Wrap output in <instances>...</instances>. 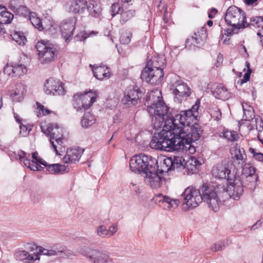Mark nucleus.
I'll return each instance as SVG.
<instances>
[{"label": "nucleus", "mask_w": 263, "mask_h": 263, "mask_svg": "<svg viewBox=\"0 0 263 263\" xmlns=\"http://www.w3.org/2000/svg\"><path fill=\"white\" fill-rule=\"evenodd\" d=\"M158 166L155 167V171L153 172H147L144 174V181L153 189H157L161 187L165 183V180L158 174L159 173Z\"/></svg>", "instance_id": "nucleus-20"}, {"label": "nucleus", "mask_w": 263, "mask_h": 263, "mask_svg": "<svg viewBox=\"0 0 263 263\" xmlns=\"http://www.w3.org/2000/svg\"><path fill=\"white\" fill-rule=\"evenodd\" d=\"M44 91L47 95H64L66 92L63 84L59 80L49 78L44 85Z\"/></svg>", "instance_id": "nucleus-17"}, {"label": "nucleus", "mask_w": 263, "mask_h": 263, "mask_svg": "<svg viewBox=\"0 0 263 263\" xmlns=\"http://www.w3.org/2000/svg\"><path fill=\"white\" fill-rule=\"evenodd\" d=\"M14 257L17 260L24 261L28 262L31 260H40V257L37 255L29 254L25 250H19L16 251L14 254Z\"/></svg>", "instance_id": "nucleus-28"}, {"label": "nucleus", "mask_w": 263, "mask_h": 263, "mask_svg": "<svg viewBox=\"0 0 263 263\" xmlns=\"http://www.w3.org/2000/svg\"><path fill=\"white\" fill-rule=\"evenodd\" d=\"M213 94L215 98L221 100H226L229 97L227 89L221 84H219L216 86L213 91Z\"/></svg>", "instance_id": "nucleus-31"}, {"label": "nucleus", "mask_w": 263, "mask_h": 263, "mask_svg": "<svg viewBox=\"0 0 263 263\" xmlns=\"http://www.w3.org/2000/svg\"><path fill=\"white\" fill-rule=\"evenodd\" d=\"M220 245L222 247V250L225 249L226 247L229 246L231 243V241L229 239H226L222 241H219Z\"/></svg>", "instance_id": "nucleus-60"}, {"label": "nucleus", "mask_w": 263, "mask_h": 263, "mask_svg": "<svg viewBox=\"0 0 263 263\" xmlns=\"http://www.w3.org/2000/svg\"><path fill=\"white\" fill-rule=\"evenodd\" d=\"M122 8L119 3H114L112 5L110 9V13L112 17H114L116 14L121 13L122 12Z\"/></svg>", "instance_id": "nucleus-47"}, {"label": "nucleus", "mask_w": 263, "mask_h": 263, "mask_svg": "<svg viewBox=\"0 0 263 263\" xmlns=\"http://www.w3.org/2000/svg\"><path fill=\"white\" fill-rule=\"evenodd\" d=\"M37 248L38 249V252L37 253H34V255H37L39 257H40V256L42 255L47 256H53L50 248L49 249H45L41 246H39Z\"/></svg>", "instance_id": "nucleus-46"}, {"label": "nucleus", "mask_w": 263, "mask_h": 263, "mask_svg": "<svg viewBox=\"0 0 263 263\" xmlns=\"http://www.w3.org/2000/svg\"><path fill=\"white\" fill-rule=\"evenodd\" d=\"M97 235L101 238H108V231L105 225L98 226L96 229Z\"/></svg>", "instance_id": "nucleus-44"}, {"label": "nucleus", "mask_w": 263, "mask_h": 263, "mask_svg": "<svg viewBox=\"0 0 263 263\" xmlns=\"http://www.w3.org/2000/svg\"><path fill=\"white\" fill-rule=\"evenodd\" d=\"M13 63L7 64L4 67V73L9 76L13 77Z\"/></svg>", "instance_id": "nucleus-50"}, {"label": "nucleus", "mask_w": 263, "mask_h": 263, "mask_svg": "<svg viewBox=\"0 0 263 263\" xmlns=\"http://www.w3.org/2000/svg\"><path fill=\"white\" fill-rule=\"evenodd\" d=\"M174 165L172 157H167L165 158L161 166L162 168L161 170H158L159 173L162 174L164 173H167L168 171L174 170Z\"/></svg>", "instance_id": "nucleus-34"}, {"label": "nucleus", "mask_w": 263, "mask_h": 263, "mask_svg": "<svg viewBox=\"0 0 263 263\" xmlns=\"http://www.w3.org/2000/svg\"><path fill=\"white\" fill-rule=\"evenodd\" d=\"M154 199L159 203H166L167 205V209L170 210L176 208L180 203L179 199H172L168 196L163 195L160 193L155 195Z\"/></svg>", "instance_id": "nucleus-24"}, {"label": "nucleus", "mask_w": 263, "mask_h": 263, "mask_svg": "<svg viewBox=\"0 0 263 263\" xmlns=\"http://www.w3.org/2000/svg\"><path fill=\"white\" fill-rule=\"evenodd\" d=\"M77 19L75 17H70L63 21L60 25V30L62 37L66 42L68 43L72 39Z\"/></svg>", "instance_id": "nucleus-19"}, {"label": "nucleus", "mask_w": 263, "mask_h": 263, "mask_svg": "<svg viewBox=\"0 0 263 263\" xmlns=\"http://www.w3.org/2000/svg\"><path fill=\"white\" fill-rule=\"evenodd\" d=\"M11 159H15L20 160V161H23L24 165L30 170L33 171H41L43 167L41 166L39 163L35 162L33 160L30 161V154L24 152L23 151H20L17 153L12 152L9 154Z\"/></svg>", "instance_id": "nucleus-16"}, {"label": "nucleus", "mask_w": 263, "mask_h": 263, "mask_svg": "<svg viewBox=\"0 0 263 263\" xmlns=\"http://www.w3.org/2000/svg\"><path fill=\"white\" fill-rule=\"evenodd\" d=\"M63 246L61 244L57 243L50 247V251L53 256L60 255L62 252Z\"/></svg>", "instance_id": "nucleus-42"}, {"label": "nucleus", "mask_w": 263, "mask_h": 263, "mask_svg": "<svg viewBox=\"0 0 263 263\" xmlns=\"http://www.w3.org/2000/svg\"><path fill=\"white\" fill-rule=\"evenodd\" d=\"M135 15V10L133 9L125 8L120 13V23L123 25Z\"/></svg>", "instance_id": "nucleus-32"}, {"label": "nucleus", "mask_w": 263, "mask_h": 263, "mask_svg": "<svg viewBox=\"0 0 263 263\" xmlns=\"http://www.w3.org/2000/svg\"><path fill=\"white\" fill-rule=\"evenodd\" d=\"M35 47L42 63H48L54 60L56 56V49L52 44L47 41H41L37 43Z\"/></svg>", "instance_id": "nucleus-10"}, {"label": "nucleus", "mask_w": 263, "mask_h": 263, "mask_svg": "<svg viewBox=\"0 0 263 263\" xmlns=\"http://www.w3.org/2000/svg\"><path fill=\"white\" fill-rule=\"evenodd\" d=\"M202 201L206 202L209 207L214 212H217L221 204L218 194L213 186L203 184L199 189Z\"/></svg>", "instance_id": "nucleus-8"}, {"label": "nucleus", "mask_w": 263, "mask_h": 263, "mask_svg": "<svg viewBox=\"0 0 263 263\" xmlns=\"http://www.w3.org/2000/svg\"><path fill=\"white\" fill-rule=\"evenodd\" d=\"M149 146L155 149L172 152L178 150L175 133L167 128H164L160 133H155L149 143Z\"/></svg>", "instance_id": "nucleus-5"}, {"label": "nucleus", "mask_w": 263, "mask_h": 263, "mask_svg": "<svg viewBox=\"0 0 263 263\" xmlns=\"http://www.w3.org/2000/svg\"><path fill=\"white\" fill-rule=\"evenodd\" d=\"M217 12L218 11L216 8H212L208 11V17L210 18H213L215 17Z\"/></svg>", "instance_id": "nucleus-61"}, {"label": "nucleus", "mask_w": 263, "mask_h": 263, "mask_svg": "<svg viewBox=\"0 0 263 263\" xmlns=\"http://www.w3.org/2000/svg\"><path fill=\"white\" fill-rule=\"evenodd\" d=\"M96 93L91 90L83 94H76L73 96L74 108L77 111L88 109L96 101Z\"/></svg>", "instance_id": "nucleus-11"}, {"label": "nucleus", "mask_w": 263, "mask_h": 263, "mask_svg": "<svg viewBox=\"0 0 263 263\" xmlns=\"http://www.w3.org/2000/svg\"><path fill=\"white\" fill-rule=\"evenodd\" d=\"M224 136L230 141H236L239 138L238 134L234 131H227L224 133Z\"/></svg>", "instance_id": "nucleus-48"}, {"label": "nucleus", "mask_w": 263, "mask_h": 263, "mask_svg": "<svg viewBox=\"0 0 263 263\" xmlns=\"http://www.w3.org/2000/svg\"><path fill=\"white\" fill-rule=\"evenodd\" d=\"M143 94V91L141 88L129 87L125 92L121 102L125 107L135 106L140 102V99Z\"/></svg>", "instance_id": "nucleus-14"}, {"label": "nucleus", "mask_w": 263, "mask_h": 263, "mask_svg": "<svg viewBox=\"0 0 263 263\" xmlns=\"http://www.w3.org/2000/svg\"><path fill=\"white\" fill-rule=\"evenodd\" d=\"M187 132H184L183 129L181 130L179 128H176L177 133H174L176 137L177 145L179 146L178 149L189 151L191 154L196 152L195 147L197 143L203 133L201 126L195 122L191 125Z\"/></svg>", "instance_id": "nucleus-3"}, {"label": "nucleus", "mask_w": 263, "mask_h": 263, "mask_svg": "<svg viewBox=\"0 0 263 263\" xmlns=\"http://www.w3.org/2000/svg\"><path fill=\"white\" fill-rule=\"evenodd\" d=\"M232 155H234V158L238 161L239 164L245 162L247 157L244 149L240 148V147H236Z\"/></svg>", "instance_id": "nucleus-38"}, {"label": "nucleus", "mask_w": 263, "mask_h": 263, "mask_svg": "<svg viewBox=\"0 0 263 263\" xmlns=\"http://www.w3.org/2000/svg\"><path fill=\"white\" fill-rule=\"evenodd\" d=\"M13 77H20L25 74L27 71V68L22 64L13 63Z\"/></svg>", "instance_id": "nucleus-36"}, {"label": "nucleus", "mask_w": 263, "mask_h": 263, "mask_svg": "<svg viewBox=\"0 0 263 263\" xmlns=\"http://www.w3.org/2000/svg\"><path fill=\"white\" fill-rule=\"evenodd\" d=\"M256 169L252 166L249 165H245L242 167V179L245 178L246 182H249L247 184L248 187L252 189L256 185V181L258 179V176L255 174Z\"/></svg>", "instance_id": "nucleus-21"}, {"label": "nucleus", "mask_w": 263, "mask_h": 263, "mask_svg": "<svg viewBox=\"0 0 263 263\" xmlns=\"http://www.w3.org/2000/svg\"><path fill=\"white\" fill-rule=\"evenodd\" d=\"M163 77L164 72L147 66H145L141 74L142 80L152 85L159 84L161 82Z\"/></svg>", "instance_id": "nucleus-15"}, {"label": "nucleus", "mask_w": 263, "mask_h": 263, "mask_svg": "<svg viewBox=\"0 0 263 263\" xmlns=\"http://www.w3.org/2000/svg\"><path fill=\"white\" fill-rule=\"evenodd\" d=\"M237 29L238 28H236L235 27H233V29L228 28L224 30V34L227 36H230L232 35L233 34L235 33V30Z\"/></svg>", "instance_id": "nucleus-63"}, {"label": "nucleus", "mask_w": 263, "mask_h": 263, "mask_svg": "<svg viewBox=\"0 0 263 263\" xmlns=\"http://www.w3.org/2000/svg\"><path fill=\"white\" fill-rule=\"evenodd\" d=\"M210 250L213 252L221 251L223 250L219 241L213 244L211 246Z\"/></svg>", "instance_id": "nucleus-56"}, {"label": "nucleus", "mask_w": 263, "mask_h": 263, "mask_svg": "<svg viewBox=\"0 0 263 263\" xmlns=\"http://www.w3.org/2000/svg\"><path fill=\"white\" fill-rule=\"evenodd\" d=\"M14 10H15L16 13L21 16L26 17L29 16V13L32 12H30L28 8L24 6H20L18 8H13Z\"/></svg>", "instance_id": "nucleus-43"}, {"label": "nucleus", "mask_w": 263, "mask_h": 263, "mask_svg": "<svg viewBox=\"0 0 263 263\" xmlns=\"http://www.w3.org/2000/svg\"><path fill=\"white\" fill-rule=\"evenodd\" d=\"M225 21L226 23L236 28H245L251 26L255 27H263V16L252 17L250 19V23H248L245 12L237 7L232 6L230 7L226 13Z\"/></svg>", "instance_id": "nucleus-4"}, {"label": "nucleus", "mask_w": 263, "mask_h": 263, "mask_svg": "<svg viewBox=\"0 0 263 263\" xmlns=\"http://www.w3.org/2000/svg\"><path fill=\"white\" fill-rule=\"evenodd\" d=\"M13 15L7 11L5 8H0V24H6L10 23L12 20Z\"/></svg>", "instance_id": "nucleus-35"}, {"label": "nucleus", "mask_w": 263, "mask_h": 263, "mask_svg": "<svg viewBox=\"0 0 263 263\" xmlns=\"http://www.w3.org/2000/svg\"><path fill=\"white\" fill-rule=\"evenodd\" d=\"M29 18L32 25L39 30L41 31L44 29L41 20L36 13L32 12L29 13Z\"/></svg>", "instance_id": "nucleus-37"}, {"label": "nucleus", "mask_w": 263, "mask_h": 263, "mask_svg": "<svg viewBox=\"0 0 263 263\" xmlns=\"http://www.w3.org/2000/svg\"><path fill=\"white\" fill-rule=\"evenodd\" d=\"M92 68L94 76L98 80H103L104 78H108L109 70L107 66L104 65L101 66H97L96 65H89Z\"/></svg>", "instance_id": "nucleus-25"}, {"label": "nucleus", "mask_w": 263, "mask_h": 263, "mask_svg": "<svg viewBox=\"0 0 263 263\" xmlns=\"http://www.w3.org/2000/svg\"><path fill=\"white\" fill-rule=\"evenodd\" d=\"M190 164L197 168L201 165V163L195 157H191L190 159Z\"/></svg>", "instance_id": "nucleus-57"}, {"label": "nucleus", "mask_w": 263, "mask_h": 263, "mask_svg": "<svg viewBox=\"0 0 263 263\" xmlns=\"http://www.w3.org/2000/svg\"><path fill=\"white\" fill-rule=\"evenodd\" d=\"M80 252L92 263H114L107 254L96 249L85 247Z\"/></svg>", "instance_id": "nucleus-12"}, {"label": "nucleus", "mask_w": 263, "mask_h": 263, "mask_svg": "<svg viewBox=\"0 0 263 263\" xmlns=\"http://www.w3.org/2000/svg\"><path fill=\"white\" fill-rule=\"evenodd\" d=\"M196 114H193L191 110H184L180 112L170 118V128L173 133H177L176 128H179L181 130L183 129L185 126H190L197 121L195 118Z\"/></svg>", "instance_id": "nucleus-7"}, {"label": "nucleus", "mask_w": 263, "mask_h": 263, "mask_svg": "<svg viewBox=\"0 0 263 263\" xmlns=\"http://www.w3.org/2000/svg\"><path fill=\"white\" fill-rule=\"evenodd\" d=\"M38 154L36 152H34L32 154V157L33 159V161L35 162H36L37 163H39L40 164L42 165V162H46L45 160H43L41 158L37 156Z\"/></svg>", "instance_id": "nucleus-59"}, {"label": "nucleus", "mask_w": 263, "mask_h": 263, "mask_svg": "<svg viewBox=\"0 0 263 263\" xmlns=\"http://www.w3.org/2000/svg\"><path fill=\"white\" fill-rule=\"evenodd\" d=\"M49 173L52 174H63L65 172H68L66 167L64 165L59 163L49 164L47 162H42Z\"/></svg>", "instance_id": "nucleus-27"}, {"label": "nucleus", "mask_w": 263, "mask_h": 263, "mask_svg": "<svg viewBox=\"0 0 263 263\" xmlns=\"http://www.w3.org/2000/svg\"><path fill=\"white\" fill-rule=\"evenodd\" d=\"M12 39L20 45H23L27 41L23 33L20 31H15L12 35Z\"/></svg>", "instance_id": "nucleus-40"}, {"label": "nucleus", "mask_w": 263, "mask_h": 263, "mask_svg": "<svg viewBox=\"0 0 263 263\" xmlns=\"http://www.w3.org/2000/svg\"><path fill=\"white\" fill-rule=\"evenodd\" d=\"M58 127H57V125H55V128H53L51 126H49L46 131V134L48 135H49L50 137V142L51 144L52 147L53 148L55 152L56 153L57 155H60L56 145L54 144L53 140L55 138V129H58Z\"/></svg>", "instance_id": "nucleus-39"}, {"label": "nucleus", "mask_w": 263, "mask_h": 263, "mask_svg": "<svg viewBox=\"0 0 263 263\" xmlns=\"http://www.w3.org/2000/svg\"><path fill=\"white\" fill-rule=\"evenodd\" d=\"M243 111V119L247 121H252V122H257V119L255 118V113L253 107L246 104L245 105H242Z\"/></svg>", "instance_id": "nucleus-30"}, {"label": "nucleus", "mask_w": 263, "mask_h": 263, "mask_svg": "<svg viewBox=\"0 0 263 263\" xmlns=\"http://www.w3.org/2000/svg\"><path fill=\"white\" fill-rule=\"evenodd\" d=\"M86 9L92 17L99 18L101 15L102 8L100 4H90L89 5L87 4Z\"/></svg>", "instance_id": "nucleus-33"}, {"label": "nucleus", "mask_w": 263, "mask_h": 263, "mask_svg": "<svg viewBox=\"0 0 263 263\" xmlns=\"http://www.w3.org/2000/svg\"><path fill=\"white\" fill-rule=\"evenodd\" d=\"M157 161L151 156L140 154L133 156L129 160L130 170L135 173L143 175L155 171Z\"/></svg>", "instance_id": "nucleus-6"}, {"label": "nucleus", "mask_w": 263, "mask_h": 263, "mask_svg": "<svg viewBox=\"0 0 263 263\" xmlns=\"http://www.w3.org/2000/svg\"><path fill=\"white\" fill-rule=\"evenodd\" d=\"M211 114L212 117L215 120H218L220 119L221 117V113L220 110L218 108L215 107L213 108V109L211 110Z\"/></svg>", "instance_id": "nucleus-51"}, {"label": "nucleus", "mask_w": 263, "mask_h": 263, "mask_svg": "<svg viewBox=\"0 0 263 263\" xmlns=\"http://www.w3.org/2000/svg\"><path fill=\"white\" fill-rule=\"evenodd\" d=\"M95 123L94 117L89 113H86L81 120L82 126L84 127H87L91 126Z\"/></svg>", "instance_id": "nucleus-41"}, {"label": "nucleus", "mask_w": 263, "mask_h": 263, "mask_svg": "<svg viewBox=\"0 0 263 263\" xmlns=\"http://www.w3.org/2000/svg\"><path fill=\"white\" fill-rule=\"evenodd\" d=\"M74 253L68 249H66L64 246L63 247V250L62 252H61V253L60 254V256L61 257H71L72 256H74Z\"/></svg>", "instance_id": "nucleus-55"}, {"label": "nucleus", "mask_w": 263, "mask_h": 263, "mask_svg": "<svg viewBox=\"0 0 263 263\" xmlns=\"http://www.w3.org/2000/svg\"><path fill=\"white\" fill-rule=\"evenodd\" d=\"M207 36L206 30L202 27L200 31L195 32L194 36L186 39L185 48L189 50L195 49L202 45Z\"/></svg>", "instance_id": "nucleus-18"}, {"label": "nucleus", "mask_w": 263, "mask_h": 263, "mask_svg": "<svg viewBox=\"0 0 263 263\" xmlns=\"http://www.w3.org/2000/svg\"><path fill=\"white\" fill-rule=\"evenodd\" d=\"M117 230L118 227L116 224L110 226L108 229H107L108 238L113 236L117 232Z\"/></svg>", "instance_id": "nucleus-53"}, {"label": "nucleus", "mask_w": 263, "mask_h": 263, "mask_svg": "<svg viewBox=\"0 0 263 263\" xmlns=\"http://www.w3.org/2000/svg\"><path fill=\"white\" fill-rule=\"evenodd\" d=\"M254 158L258 161L263 162V154L258 153L254 155Z\"/></svg>", "instance_id": "nucleus-64"}, {"label": "nucleus", "mask_w": 263, "mask_h": 263, "mask_svg": "<svg viewBox=\"0 0 263 263\" xmlns=\"http://www.w3.org/2000/svg\"><path fill=\"white\" fill-rule=\"evenodd\" d=\"M84 151V149L80 147L68 149L63 158V161L65 163H74L79 160Z\"/></svg>", "instance_id": "nucleus-22"}, {"label": "nucleus", "mask_w": 263, "mask_h": 263, "mask_svg": "<svg viewBox=\"0 0 263 263\" xmlns=\"http://www.w3.org/2000/svg\"><path fill=\"white\" fill-rule=\"evenodd\" d=\"M165 59L162 57H155L149 60L146 63V66L151 67L152 69L160 70L163 72V69L165 67Z\"/></svg>", "instance_id": "nucleus-26"}, {"label": "nucleus", "mask_w": 263, "mask_h": 263, "mask_svg": "<svg viewBox=\"0 0 263 263\" xmlns=\"http://www.w3.org/2000/svg\"><path fill=\"white\" fill-rule=\"evenodd\" d=\"M26 91V86L22 83H17L14 91L11 93V97L14 101L20 102L23 99Z\"/></svg>", "instance_id": "nucleus-29"}, {"label": "nucleus", "mask_w": 263, "mask_h": 263, "mask_svg": "<svg viewBox=\"0 0 263 263\" xmlns=\"http://www.w3.org/2000/svg\"><path fill=\"white\" fill-rule=\"evenodd\" d=\"M87 1L84 0L70 1L65 5L66 9L74 13H83L86 9Z\"/></svg>", "instance_id": "nucleus-23"}, {"label": "nucleus", "mask_w": 263, "mask_h": 263, "mask_svg": "<svg viewBox=\"0 0 263 263\" xmlns=\"http://www.w3.org/2000/svg\"><path fill=\"white\" fill-rule=\"evenodd\" d=\"M37 105V109L39 110V115L37 116H45L49 115L50 113V110L45 108L44 106L42 105V104H40L39 103H36Z\"/></svg>", "instance_id": "nucleus-49"}, {"label": "nucleus", "mask_w": 263, "mask_h": 263, "mask_svg": "<svg viewBox=\"0 0 263 263\" xmlns=\"http://www.w3.org/2000/svg\"><path fill=\"white\" fill-rule=\"evenodd\" d=\"M144 105L147 107V111L152 116V125L154 129L158 130L170 125L172 115L168 113L169 107L163 100L161 92L151 91L146 95Z\"/></svg>", "instance_id": "nucleus-1"}, {"label": "nucleus", "mask_w": 263, "mask_h": 263, "mask_svg": "<svg viewBox=\"0 0 263 263\" xmlns=\"http://www.w3.org/2000/svg\"><path fill=\"white\" fill-rule=\"evenodd\" d=\"M181 160L182 157H180L179 156H174V158H173L174 169L176 167H179L180 166L182 165Z\"/></svg>", "instance_id": "nucleus-52"}, {"label": "nucleus", "mask_w": 263, "mask_h": 263, "mask_svg": "<svg viewBox=\"0 0 263 263\" xmlns=\"http://www.w3.org/2000/svg\"><path fill=\"white\" fill-rule=\"evenodd\" d=\"M182 196L183 208L185 211L196 208L202 202L200 190L195 187H187L182 194Z\"/></svg>", "instance_id": "nucleus-9"}, {"label": "nucleus", "mask_w": 263, "mask_h": 263, "mask_svg": "<svg viewBox=\"0 0 263 263\" xmlns=\"http://www.w3.org/2000/svg\"><path fill=\"white\" fill-rule=\"evenodd\" d=\"M170 89L175 96V101L179 103L191 94L190 88L180 78L170 85Z\"/></svg>", "instance_id": "nucleus-13"}, {"label": "nucleus", "mask_w": 263, "mask_h": 263, "mask_svg": "<svg viewBox=\"0 0 263 263\" xmlns=\"http://www.w3.org/2000/svg\"><path fill=\"white\" fill-rule=\"evenodd\" d=\"M257 119V122L255 123V127L257 130L258 132H261L263 130V122L261 119Z\"/></svg>", "instance_id": "nucleus-58"}, {"label": "nucleus", "mask_w": 263, "mask_h": 263, "mask_svg": "<svg viewBox=\"0 0 263 263\" xmlns=\"http://www.w3.org/2000/svg\"><path fill=\"white\" fill-rule=\"evenodd\" d=\"M199 105H200V101H199V100H197L196 101L195 104L192 106V108L188 110H191L193 114H194L195 113L196 114V115H195V118L196 119H197L198 115V110L199 109Z\"/></svg>", "instance_id": "nucleus-54"}, {"label": "nucleus", "mask_w": 263, "mask_h": 263, "mask_svg": "<svg viewBox=\"0 0 263 263\" xmlns=\"http://www.w3.org/2000/svg\"><path fill=\"white\" fill-rule=\"evenodd\" d=\"M86 38L87 37L85 36V34L83 32H81L80 34L76 35L74 37L75 40L77 41H82Z\"/></svg>", "instance_id": "nucleus-62"}, {"label": "nucleus", "mask_w": 263, "mask_h": 263, "mask_svg": "<svg viewBox=\"0 0 263 263\" xmlns=\"http://www.w3.org/2000/svg\"><path fill=\"white\" fill-rule=\"evenodd\" d=\"M132 33L131 32H126L122 34L120 36V42L123 44H128L131 41Z\"/></svg>", "instance_id": "nucleus-45"}, {"label": "nucleus", "mask_w": 263, "mask_h": 263, "mask_svg": "<svg viewBox=\"0 0 263 263\" xmlns=\"http://www.w3.org/2000/svg\"><path fill=\"white\" fill-rule=\"evenodd\" d=\"M212 175L218 179H227L229 185L227 192L234 200H238L243 192V186L240 177L232 173L226 164L218 163L213 167Z\"/></svg>", "instance_id": "nucleus-2"}]
</instances>
